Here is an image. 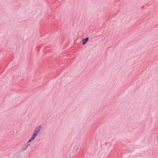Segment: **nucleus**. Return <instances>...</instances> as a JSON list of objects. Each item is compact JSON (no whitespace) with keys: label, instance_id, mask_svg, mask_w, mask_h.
<instances>
[{"label":"nucleus","instance_id":"f257e3e1","mask_svg":"<svg viewBox=\"0 0 158 158\" xmlns=\"http://www.w3.org/2000/svg\"><path fill=\"white\" fill-rule=\"evenodd\" d=\"M41 129V126H38L35 130L33 132V134L37 136L39 134Z\"/></svg>","mask_w":158,"mask_h":158},{"label":"nucleus","instance_id":"20e7f679","mask_svg":"<svg viewBox=\"0 0 158 158\" xmlns=\"http://www.w3.org/2000/svg\"><path fill=\"white\" fill-rule=\"evenodd\" d=\"M26 146L23 149V151H25L27 149V148L29 146L30 144L27 143L26 144Z\"/></svg>","mask_w":158,"mask_h":158},{"label":"nucleus","instance_id":"7ed1b4c3","mask_svg":"<svg viewBox=\"0 0 158 158\" xmlns=\"http://www.w3.org/2000/svg\"><path fill=\"white\" fill-rule=\"evenodd\" d=\"M88 40V38L86 37L85 39H84L82 40V41L83 42L82 44L84 45L86 44Z\"/></svg>","mask_w":158,"mask_h":158},{"label":"nucleus","instance_id":"f03ea898","mask_svg":"<svg viewBox=\"0 0 158 158\" xmlns=\"http://www.w3.org/2000/svg\"><path fill=\"white\" fill-rule=\"evenodd\" d=\"M37 136V135L33 134L31 136V137L30 139H29V140L28 141V143H29L30 142L33 141L35 137Z\"/></svg>","mask_w":158,"mask_h":158}]
</instances>
